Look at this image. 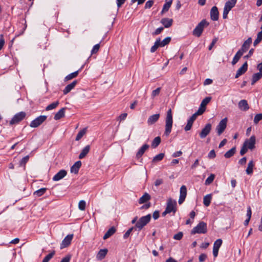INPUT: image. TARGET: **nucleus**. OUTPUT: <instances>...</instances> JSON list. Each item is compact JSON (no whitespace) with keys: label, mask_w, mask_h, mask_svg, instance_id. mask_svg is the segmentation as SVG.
I'll use <instances>...</instances> for the list:
<instances>
[{"label":"nucleus","mask_w":262,"mask_h":262,"mask_svg":"<svg viewBox=\"0 0 262 262\" xmlns=\"http://www.w3.org/2000/svg\"><path fill=\"white\" fill-rule=\"evenodd\" d=\"M163 27H160L157 28L155 32L152 33V35L155 36L161 33V32L163 30Z\"/></svg>","instance_id":"13d9d810"},{"label":"nucleus","mask_w":262,"mask_h":262,"mask_svg":"<svg viewBox=\"0 0 262 262\" xmlns=\"http://www.w3.org/2000/svg\"><path fill=\"white\" fill-rule=\"evenodd\" d=\"M73 236V234L67 235L62 240V243L60 244V249H63L68 247L71 244Z\"/></svg>","instance_id":"9d476101"},{"label":"nucleus","mask_w":262,"mask_h":262,"mask_svg":"<svg viewBox=\"0 0 262 262\" xmlns=\"http://www.w3.org/2000/svg\"><path fill=\"white\" fill-rule=\"evenodd\" d=\"M256 139L254 136H252L249 139L245 141L244 145L249 149H253L255 148Z\"/></svg>","instance_id":"1a4fd4ad"},{"label":"nucleus","mask_w":262,"mask_h":262,"mask_svg":"<svg viewBox=\"0 0 262 262\" xmlns=\"http://www.w3.org/2000/svg\"><path fill=\"white\" fill-rule=\"evenodd\" d=\"M166 209L169 212H172L175 213L177 211V202L171 198H169L167 200Z\"/></svg>","instance_id":"0eeeda50"},{"label":"nucleus","mask_w":262,"mask_h":262,"mask_svg":"<svg viewBox=\"0 0 262 262\" xmlns=\"http://www.w3.org/2000/svg\"><path fill=\"white\" fill-rule=\"evenodd\" d=\"M172 4V0H170L169 2H166L163 7L162 13L167 11L171 6Z\"/></svg>","instance_id":"c03bdc74"},{"label":"nucleus","mask_w":262,"mask_h":262,"mask_svg":"<svg viewBox=\"0 0 262 262\" xmlns=\"http://www.w3.org/2000/svg\"><path fill=\"white\" fill-rule=\"evenodd\" d=\"M243 55V53H242L241 51H238L233 58L232 64L233 65L235 64L238 61L239 59Z\"/></svg>","instance_id":"2f4dec72"},{"label":"nucleus","mask_w":262,"mask_h":262,"mask_svg":"<svg viewBox=\"0 0 262 262\" xmlns=\"http://www.w3.org/2000/svg\"><path fill=\"white\" fill-rule=\"evenodd\" d=\"M91 146L89 145H86L85 146L82 150H81L80 154L79 155V159H82L84 158L86 155L89 152L90 150Z\"/></svg>","instance_id":"5701e85b"},{"label":"nucleus","mask_w":262,"mask_h":262,"mask_svg":"<svg viewBox=\"0 0 262 262\" xmlns=\"http://www.w3.org/2000/svg\"><path fill=\"white\" fill-rule=\"evenodd\" d=\"M207 258V255L205 253H202L200 254L199 257V260L200 262H203Z\"/></svg>","instance_id":"e2e57ef3"},{"label":"nucleus","mask_w":262,"mask_h":262,"mask_svg":"<svg viewBox=\"0 0 262 262\" xmlns=\"http://www.w3.org/2000/svg\"><path fill=\"white\" fill-rule=\"evenodd\" d=\"M116 231V228L114 227H112L105 233V234L103 236V239L105 240L109 238L115 233Z\"/></svg>","instance_id":"a878e982"},{"label":"nucleus","mask_w":262,"mask_h":262,"mask_svg":"<svg viewBox=\"0 0 262 262\" xmlns=\"http://www.w3.org/2000/svg\"><path fill=\"white\" fill-rule=\"evenodd\" d=\"M77 83V81L74 80L70 84L67 85L64 88V89L63 90V94L66 95L68 93H69L74 88Z\"/></svg>","instance_id":"6ab92c4d"},{"label":"nucleus","mask_w":262,"mask_h":262,"mask_svg":"<svg viewBox=\"0 0 262 262\" xmlns=\"http://www.w3.org/2000/svg\"><path fill=\"white\" fill-rule=\"evenodd\" d=\"M161 91V88H158L156 90L152 91L151 93V97L155 98V97L158 96Z\"/></svg>","instance_id":"864d4df0"},{"label":"nucleus","mask_w":262,"mask_h":262,"mask_svg":"<svg viewBox=\"0 0 262 262\" xmlns=\"http://www.w3.org/2000/svg\"><path fill=\"white\" fill-rule=\"evenodd\" d=\"M161 142V138L160 137H156L152 142L151 146L154 148L157 147Z\"/></svg>","instance_id":"a19ab883"},{"label":"nucleus","mask_w":262,"mask_h":262,"mask_svg":"<svg viewBox=\"0 0 262 262\" xmlns=\"http://www.w3.org/2000/svg\"><path fill=\"white\" fill-rule=\"evenodd\" d=\"M211 129V124L210 123L207 124L200 132V137L201 139L205 138L210 133Z\"/></svg>","instance_id":"f8f14e48"},{"label":"nucleus","mask_w":262,"mask_h":262,"mask_svg":"<svg viewBox=\"0 0 262 262\" xmlns=\"http://www.w3.org/2000/svg\"><path fill=\"white\" fill-rule=\"evenodd\" d=\"M254 166V163L253 160H251L248 164L247 168L246 170V173L250 175L253 173V169Z\"/></svg>","instance_id":"cd10ccee"},{"label":"nucleus","mask_w":262,"mask_h":262,"mask_svg":"<svg viewBox=\"0 0 262 262\" xmlns=\"http://www.w3.org/2000/svg\"><path fill=\"white\" fill-rule=\"evenodd\" d=\"M81 166V162L80 161H78L76 162L74 165L71 167V172L74 173H77L78 172L79 169Z\"/></svg>","instance_id":"412c9836"},{"label":"nucleus","mask_w":262,"mask_h":262,"mask_svg":"<svg viewBox=\"0 0 262 262\" xmlns=\"http://www.w3.org/2000/svg\"><path fill=\"white\" fill-rule=\"evenodd\" d=\"M230 10L227 9L226 8H224L223 13V18L224 19H226L227 17L228 14L229 13Z\"/></svg>","instance_id":"69168bd1"},{"label":"nucleus","mask_w":262,"mask_h":262,"mask_svg":"<svg viewBox=\"0 0 262 262\" xmlns=\"http://www.w3.org/2000/svg\"><path fill=\"white\" fill-rule=\"evenodd\" d=\"M46 188H41L34 192V194L37 196H40L42 195L46 191Z\"/></svg>","instance_id":"37998d69"},{"label":"nucleus","mask_w":262,"mask_h":262,"mask_svg":"<svg viewBox=\"0 0 262 262\" xmlns=\"http://www.w3.org/2000/svg\"><path fill=\"white\" fill-rule=\"evenodd\" d=\"M187 195V188L186 186L182 185L180 188V196L178 201L179 204H182L186 197Z\"/></svg>","instance_id":"9b49d317"},{"label":"nucleus","mask_w":262,"mask_h":262,"mask_svg":"<svg viewBox=\"0 0 262 262\" xmlns=\"http://www.w3.org/2000/svg\"><path fill=\"white\" fill-rule=\"evenodd\" d=\"M212 199L211 194H209L205 195L203 198V203L206 207L209 206Z\"/></svg>","instance_id":"473e14b6"},{"label":"nucleus","mask_w":262,"mask_h":262,"mask_svg":"<svg viewBox=\"0 0 262 262\" xmlns=\"http://www.w3.org/2000/svg\"><path fill=\"white\" fill-rule=\"evenodd\" d=\"M227 118H225L221 120L216 127L217 135H221L225 130L227 126Z\"/></svg>","instance_id":"6e6552de"},{"label":"nucleus","mask_w":262,"mask_h":262,"mask_svg":"<svg viewBox=\"0 0 262 262\" xmlns=\"http://www.w3.org/2000/svg\"><path fill=\"white\" fill-rule=\"evenodd\" d=\"M47 118V116L45 115H41L32 120L30 124V126L32 128H36L40 125L43 122H45Z\"/></svg>","instance_id":"39448f33"},{"label":"nucleus","mask_w":262,"mask_h":262,"mask_svg":"<svg viewBox=\"0 0 262 262\" xmlns=\"http://www.w3.org/2000/svg\"><path fill=\"white\" fill-rule=\"evenodd\" d=\"M262 78V73L258 72L252 75L251 84L253 85L255 82Z\"/></svg>","instance_id":"7c9ffc66"},{"label":"nucleus","mask_w":262,"mask_h":262,"mask_svg":"<svg viewBox=\"0 0 262 262\" xmlns=\"http://www.w3.org/2000/svg\"><path fill=\"white\" fill-rule=\"evenodd\" d=\"M79 70H78L77 71H75L73 73H72L69 75H68L64 78L65 81H68L74 78H75L77 76L78 73H79Z\"/></svg>","instance_id":"58836bf2"},{"label":"nucleus","mask_w":262,"mask_h":262,"mask_svg":"<svg viewBox=\"0 0 262 262\" xmlns=\"http://www.w3.org/2000/svg\"><path fill=\"white\" fill-rule=\"evenodd\" d=\"M209 23H208L206 19H203L198 24V25L193 30V35L198 37L201 36L204 30V29L205 27H207Z\"/></svg>","instance_id":"f03ea898"},{"label":"nucleus","mask_w":262,"mask_h":262,"mask_svg":"<svg viewBox=\"0 0 262 262\" xmlns=\"http://www.w3.org/2000/svg\"><path fill=\"white\" fill-rule=\"evenodd\" d=\"M238 106L239 108L243 111H247L249 109L248 102L245 99L241 100L238 103Z\"/></svg>","instance_id":"f3484780"},{"label":"nucleus","mask_w":262,"mask_h":262,"mask_svg":"<svg viewBox=\"0 0 262 262\" xmlns=\"http://www.w3.org/2000/svg\"><path fill=\"white\" fill-rule=\"evenodd\" d=\"M99 48H100V44L99 43H97V44L95 45L93 47V48L91 51V54H93L96 53L99 51Z\"/></svg>","instance_id":"5fc2aeb1"},{"label":"nucleus","mask_w":262,"mask_h":262,"mask_svg":"<svg viewBox=\"0 0 262 262\" xmlns=\"http://www.w3.org/2000/svg\"><path fill=\"white\" fill-rule=\"evenodd\" d=\"M151 206V203L150 202H148L143 205H142L140 208V210H143V209H148Z\"/></svg>","instance_id":"774afa93"},{"label":"nucleus","mask_w":262,"mask_h":262,"mask_svg":"<svg viewBox=\"0 0 262 262\" xmlns=\"http://www.w3.org/2000/svg\"><path fill=\"white\" fill-rule=\"evenodd\" d=\"M135 227H133L130 228L125 233V234L123 235V238L124 239L127 238L130 235V233L132 232V231L135 229Z\"/></svg>","instance_id":"6e6d98bb"},{"label":"nucleus","mask_w":262,"mask_h":262,"mask_svg":"<svg viewBox=\"0 0 262 262\" xmlns=\"http://www.w3.org/2000/svg\"><path fill=\"white\" fill-rule=\"evenodd\" d=\"M211 98L210 97H206L201 102V105L199 109H201L202 111V113L203 114L206 110V106L207 104L210 102Z\"/></svg>","instance_id":"4be33fe9"},{"label":"nucleus","mask_w":262,"mask_h":262,"mask_svg":"<svg viewBox=\"0 0 262 262\" xmlns=\"http://www.w3.org/2000/svg\"><path fill=\"white\" fill-rule=\"evenodd\" d=\"M215 178V175L214 174H211L205 180V184L206 185H210L212 183Z\"/></svg>","instance_id":"a18cd8bd"},{"label":"nucleus","mask_w":262,"mask_h":262,"mask_svg":"<svg viewBox=\"0 0 262 262\" xmlns=\"http://www.w3.org/2000/svg\"><path fill=\"white\" fill-rule=\"evenodd\" d=\"M67 174L66 170L61 169L59 170L53 178L54 181H58L63 179Z\"/></svg>","instance_id":"ddd939ff"},{"label":"nucleus","mask_w":262,"mask_h":262,"mask_svg":"<svg viewBox=\"0 0 262 262\" xmlns=\"http://www.w3.org/2000/svg\"><path fill=\"white\" fill-rule=\"evenodd\" d=\"M55 254V251H53L50 253L48 254L43 259L42 262H49V260L53 257Z\"/></svg>","instance_id":"de8ad7c7"},{"label":"nucleus","mask_w":262,"mask_h":262,"mask_svg":"<svg viewBox=\"0 0 262 262\" xmlns=\"http://www.w3.org/2000/svg\"><path fill=\"white\" fill-rule=\"evenodd\" d=\"M86 203L84 200H81L78 203V208L80 210L83 211L85 209Z\"/></svg>","instance_id":"8fccbe9b"},{"label":"nucleus","mask_w":262,"mask_h":262,"mask_svg":"<svg viewBox=\"0 0 262 262\" xmlns=\"http://www.w3.org/2000/svg\"><path fill=\"white\" fill-rule=\"evenodd\" d=\"M151 216L148 214L145 216H142L138 221L135 226V228L138 231L141 230L150 221Z\"/></svg>","instance_id":"7ed1b4c3"},{"label":"nucleus","mask_w":262,"mask_h":262,"mask_svg":"<svg viewBox=\"0 0 262 262\" xmlns=\"http://www.w3.org/2000/svg\"><path fill=\"white\" fill-rule=\"evenodd\" d=\"M252 43V38L249 37L246 41H244L242 48L238 51H241L242 53L246 52L249 49L250 44Z\"/></svg>","instance_id":"dca6fc26"},{"label":"nucleus","mask_w":262,"mask_h":262,"mask_svg":"<svg viewBox=\"0 0 262 262\" xmlns=\"http://www.w3.org/2000/svg\"><path fill=\"white\" fill-rule=\"evenodd\" d=\"M4 44H5V39L4 38V35H3V34H1L0 35V51L3 48V46H4Z\"/></svg>","instance_id":"bf43d9fd"},{"label":"nucleus","mask_w":262,"mask_h":262,"mask_svg":"<svg viewBox=\"0 0 262 262\" xmlns=\"http://www.w3.org/2000/svg\"><path fill=\"white\" fill-rule=\"evenodd\" d=\"M207 232L206 223L204 222H200L196 227H194L191 231L192 234L196 233H206Z\"/></svg>","instance_id":"20e7f679"},{"label":"nucleus","mask_w":262,"mask_h":262,"mask_svg":"<svg viewBox=\"0 0 262 262\" xmlns=\"http://www.w3.org/2000/svg\"><path fill=\"white\" fill-rule=\"evenodd\" d=\"M202 114H203L202 110L201 109H198L197 112L193 114L189 119L194 122V121L196 119L197 116Z\"/></svg>","instance_id":"79ce46f5"},{"label":"nucleus","mask_w":262,"mask_h":262,"mask_svg":"<svg viewBox=\"0 0 262 262\" xmlns=\"http://www.w3.org/2000/svg\"><path fill=\"white\" fill-rule=\"evenodd\" d=\"M29 159V156H26L23 158L19 162L20 166H25L26 164L28 162Z\"/></svg>","instance_id":"09e8293b"},{"label":"nucleus","mask_w":262,"mask_h":262,"mask_svg":"<svg viewBox=\"0 0 262 262\" xmlns=\"http://www.w3.org/2000/svg\"><path fill=\"white\" fill-rule=\"evenodd\" d=\"M219 11L216 6H213L210 10V18L213 21H216L219 19Z\"/></svg>","instance_id":"2eb2a0df"},{"label":"nucleus","mask_w":262,"mask_h":262,"mask_svg":"<svg viewBox=\"0 0 262 262\" xmlns=\"http://www.w3.org/2000/svg\"><path fill=\"white\" fill-rule=\"evenodd\" d=\"M170 37H167L165 39H164L162 41H161L160 39V47H163L169 43L171 41Z\"/></svg>","instance_id":"4c0bfd02"},{"label":"nucleus","mask_w":262,"mask_h":262,"mask_svg":"<svg viewBox=\"0 0 262 262\" xmlns=\"http://www.w3.org/2000/svg\"><path fill=\"white\" fill-rule=\"evenodd\" d=\"M173 123L172 111L169 108L166 113L164 134L168 136L171 132Z\"/></svg>","instance_id":"f257e3e1"},{"label":"nucleus","mask_w":262,"mask_h":262,"mask_svg":"<svg viewBox=\"0 0 262 262\" xmlns=\"http://www.w3.org/2000/svg\"><path fill=\"white\" fill-rule=\"evenodd\" d=\"M237 0H228L225 5L224 8L231 10L236 4Z\"/></svg>","instance_id":"c756f323"},{"label":"nucleus","mask_w":262,"mask_h":262,"mask_svg":"<svg viewBox=\"0 0 262 262\" xmlns=\"http://www.w3.org/2000/svg\"><path fill=\"white\" fill-rule=\"evenodd\" d=\"M26 113L24 112H20L16 114L10 121V125L17 124L21 121L26 117Z\"/></svg>","instance_id":"423d86ee"},{"label":"nucleus","mask_w":262,"mask_h":262,"mask_svg":"<svg viewBox=\"0 0 262 262\" xmlns=\"http://www.w3.org/2000/svg\"><path fill=\"white\" fill-rule=\"evenodd\" d=\"M107 253V250L106 249H101L97 255V258L99 260L103 259L106 256Z\"/></svg>","instance_id":"c85d7f7f"},{"label":"nucleus","mask_w":262,"mask_h":262,"mask_svg":"<svg viewBox=\"0 0 262 262\" xmlns=\"http://www.w3.org/2000/svg\"><path fill=\"white\" fill-rule=\"evenodd\" d=\"M222 243H223V241L222 240V239H217V240H216L214 244H213V250H219V249L221 247L222 244Z\"/></svg>","instance_id":"f704fd0d"},{"label":"nucleus","mask_w":262,"mask_h":262,"mask_svg":"<svg viewBox=\"0 0 262 262\" xmlns=\"http://www.w3.org/2000/svg\"><path fill=\"white\" fill-rule=\"evenodd\" d=\"M149 146L145 144L139 149L136 154V158L139 159L144 154L145 151L149 148Z\"/></svg>","instance_id":"aec40b11"},{"label":"nucleus","mask_w":262,"mask_h":262,"mask_svg":"<svg viewBox=\"0 0 262 262\" xmlns=\"http://www.w3.org/2000/svg\"><path fill=\"white\" fill-rule=\"evenodd\" d=\"M71 258V255H67L61 259L60 262H70Z\"/></svg>","instance_id":"338daca9"},{"label":"nucleus","mask_w":262,"mask_h":262,"mask_svg":"<svg viewBox=\"0 0 262 262\" xmlns=\"http://www.w3.org/2000/svg\"><path fill=\"white\" fill-rule=\"evenodd\" d=\"M164 157V153H160L156 156H155L153 158V159L152 160V163H157L158 162L161 161Z\"/></svg>","instance_id":"c9c22d12"},{"label":"nucleus","mask_w":262,"mask_h":262,"mask_svg":"<svg viewBox=\"0 0 262 262\" xmlns=\"http://www.w3.org/2000/svg\"><path fill=\"white\" fill-rule=\"evenodd\" d=\"M216 157V154L214 149L210 151L208 155V158L209 159H214Z\"/></svg>","instance_id":"052dcab7"},{"label":"nucleus","mask_w":262,"mask_h":262,"mask_svg":"<svg viewBox=\"0 0 262 262\" xmlns=\"http://www.w3.org/2000/svg\"><path fill=\"white\" fill-rule=\"evenodd\" d=\"M160 38H157L154 43V45L150 48V52L154 53L160 46Z\"/></svg>","instance_id":"ea45409f"},{"label":"nucleus","mask_w":262,"mask_h":262,"mask_svg":"<svg viewBox=\"0 0 262 262\" xmlns=\"http://www.w3.org/2000/svg\"><path fill=\"white\" fill-rule=\"evenodd\" d=\"M262 120V113L256 114L254 118V123L257 124L258 122Z\"/></svg>","instance_id":"3c124183"},{"label":"nucleus","mask_w":262,"mask_h":262,"mask_svg":"<svg viewBox=\"0 0 262 262\" xmlns=\"http://www.w3.org/2000/svg\"><path fill=\"white\" fill-rule=\"evenodd\" d=\"M236 151V147H233L229 150L227 151L224 155V157L226 158H230L232 157Z\"/></svg>","instance_id":"72a5a7b5"},{"label":"nucleus","mask_w":262,"mask_h":262,"mask_svg":"<svg viewBox=\"0 0 262 262\" xmlns=\"http://www.w3.org/2000/svg\"><path fill=\"white\" fill-rule=\"evenodd\" d=\"M183 233L182 232H179L174 235L173 238L176 240H180L183 237Z\"/></svg>","instance_id":"4d7b16f0"},{"label":"nucleus","mask_w":262,"mask_h":262,"mask_svg":"<svg viewBox=\"0 0 262 262\" xmlns=\"http://www.w3.org/2000/svg\"><path fill=\"white\" fill-rule=\"evenodd\" d=\"M86 128H83L78 132L76 137V141H79L81 139V138L84 136V135L86 133Z\"/></svg>","instance_id":"49530a36"},{"label":"nucleus","mask_w":262,"mask_h":262,"mask_svg":"<svg viewBox=\"0 0 262 262\" xmlns=\"http://www.w3.org/2000/svg\"><path fill=\"white\" fill-rule=\"evenodd\" d=\"M59 101H56L55 102H54L51 103L50 104L48 105L46 107V111H49L53 110V109L55 108L59 105Z\"/></svg>","instance_id":"e433bc0d"},{"label":"nucleus","mask_w":262,"mask_h":262,"mask_svg":"<svg viewBox=\"0 0 262 262\" xmlns=\"http://www.w3.org/2000/svg\"><path fill=\"white\" fill-rule=\"evenodd\" d=\"M66 107L61 108L58 112H57L54 115V119L55 120H58L63 117L65 114Z\"/></svg>","instance_id":"b1692460"},{"label":"nucleus","mask_w":262,"mask_h":262,"mask_svg":"<svg viewBox=\"0 0 262 262\" xmlns=\"http://www.w3.org/2000/svg\"><path fill=\"white\" fill-rule=\"evenodd\" d=\"M160 118V114H156L152 115L149 117V118L147 119V124L149 125H151L155 123Z\"/></svg>","instance_id":"a211bd4d"},{"label":"nucleus","mask_w":262,"mask_h":262,"mask_svg":"<svg viewBox=\"0 0 262 262\" xmlns=\"http://www.w3.org/2000/svg\"><path fill=\"white\" fill-rule=\"evenodd\" d=\"M151 198L150 195L147 192H145L139 200V204H143L147 202Z\"/></svg>","instance_id":"bb28decb"},{"label":"nucleus","mask_w":262,"mask_h":262,"mask_svg":"<svg viewBox=\"0 0 262 262\" xmlns=\"http://www.w3.org/2000/svg\"><path fill=\"white\" fill-rule=\"evenodd\" d=\"M160 22L165 28H169L172 25L173 20L171 18H163L161 20Z\"/></svg>","instance_id":"393cba45"},{"label":"nucleus","mask_w":262,"mask_h":262,"mask_svg":"<svg viewBox=\"0 0 262 262\" xmlns=\"http://www.w3.org/2000/svg\"><path fill=\"white\" fill-rule=\"evenodd\" d=\"M154 1H148L145 5V9H149L153 5Z\"/></svg>","instance_id":"680f3d73"},{"label":"nucleus","mask_w":262,"mask_h":262,"mask_svg":"<svg viewBox=\"0 0 262 262\" xmlns=\"http://www.w3.org/2000/svg\"><path fill=\"white\" fill-rule=\"evenodd\" d=\"M248 69V63L246 61L243 66L239 68L236 72V75L235 76V78H238L240 76L244 74Z\"/></svg>","instance_id":"4468645a"},{"label":"nucleus","mask_w":262,"mask_h":262,"mask_svg":"<svg viewBox=\"0 0 262 262\" xmlns=\"http://www.w3.org/2000/svg\"><path fill=\"white\" fill-rule=\"evenodd\" d=\"M248 148L247 147H246L244 144L243 145V146L241 149V151H240V154L241 155L243 156L245 154H246L248 150Z\"/></svg>","instance_id":"0e129e2a"},{"label":"nucleus","mask_w":262,"mask_h":262,"mask_svg":"<svg viewBox=\"0 0 262 262\" xmlns=\"http://www.w3.org/2000/svg\"><path fill=\"white\" fill-rule=\"evenodd\" d=\"M193 122L188 119L186 125L185 126L184 129L185 131H188L191 129Z\"/></svg>","instance_id":"603ef678"}]
</instances>
